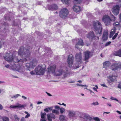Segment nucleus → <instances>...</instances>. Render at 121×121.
Wrapping results in <instances>:
<instances>
[{
    "label": "nucleus",
    "mask_w": 121,
    "mask_h": 121,
    "mask_svg": "<svg viewBox=\"0 0 121 121\" xmlns=\"http://www.w3.org/2000/svg\"><path fill=\"white\" fill-rule=\"evenodd\" d=\"M18 53L19 56L24 57V58L22 59L18 58V56H17L16 55L15 56H13L11 53H6L4 57L5 60L11 63L10 66H11V64L13 63L14 62L16 63H21V64H22L23 62L27 60L25 57H28L30 55L29 50L23 46L21 47L18 51Z\"/></svg>",
    "instance_id": "obj_1"
},
{
    "label": "nucleus",
    "mask_w": 121,
    "mask_h": 121,
    "mask_svg": "<svg viewBox=\"0 0 121 121\" xmlns=\"http://www.w3.org/2000/svg\"><path fill=\"white\" fill-rule=\"evenodd\" d=\"M93 25L95 32L96 33L99 35L97 36L98 39H99V36L101 35L102 27L100 23L98 21H96L93 22Z\"/></svg>",
    "instance_id": "obj_2"
},
{
    "label": "nucleus",
    "mask_w": 121,
    "mask_h": 121,
    "mask_svg": "<svg viewBox=\"0 0 121 121\" xmlns=\"http://www.w3.org/2000/svg\"><path fill=\"white\" fill-rule=\"evenodd\" d=\"M46 68L43 65H38L35 69L36 74L39 75H43L45 71Z\"/></svg>",
    "instance_id": "obj_3"
},
{
    "label": "nucleus",
    "mask_w": 121,
    "mask_h": 121,
    "mask_svg": "<svg viewBox=\"0 0 121 121\" xmlns=\"http://www.w3.org/2000/svg\"><path fill=\"white\" fill-rule=\"evenodd\" d=\"M9 68L14 71H16L20 73L23 72L22 66L21 65H18L16 66L14 62H13V63L11 64V65L10 66Z\"/></svg>",
    "instance_id": "obj_4"
},
{
    "label": "nucleus",
    "mask_w": 121,
    "mask_h": 121,
    "mask_svg": "<svg viewBox=\"0 0 121 121\" xmlns=\"http://www.w3.org/2000/svg\"><path fill=\"white\" fill-rule=\"evenodd\" d=\"M37 61L36 59L32 60L29 63H27L26 65V66L28 68H33L36 65Z\"/></svg>",
    "instance_id": "obj_5"
},
{
    "label": "nucleus",
    "mask_w": 121,
    "mask_h": 121,
    "mask_svg": "<svg viewBox=\"0 0 121 121\" xmlns=\"http://www.w3.org/2000/svg\"><path fill=\"white\" fill-rule=\"evenodd\" d=\"M69 12L67 9L64 8L60 11L59 14L60 17L62 18H64L68 15Z\"/></svg>",
    "instance_id": "obj_6"
},
{
    "label": "nucleus",
    "mask_w": 121,
    "mask_h": 121,
    "mask_svg": "<svg viewBox=\"0 0 121 121\" xmlns=\"http://www.w3.org/2000/svg\"><path fill=\"white\" fill-rule=\"evenodd\" d=\"M74 58L72 54L68 56L67 62L70 67H71L73 64Z\"/></svg>",
    "instance_id": "obj_7"
},
{
    "label": "nucleus",
    "mask_w": 121,
    "mask_h": 121,
    "mask_svg": "<svg viewBox=\"0 0 121 121\" xmlns=\"http://www.w3.org/2000/svg\"><path fill=\"white\" fill-rule=\"evenodd\" d=\"M121 68V64L120 63H113L110 67V69L112 70L115 71Z\"/></svg>",
    "instance_id": "obj_8"
},
{
    "label": "nucleus",
    "mask_w": 121,
    "mask_h": 121,
    "mask_svg": "<svg viewBox=\"0 0 121 121\" xmlns=\"http://www.w3.org/2000/svg\"><path fill=\"white\" fill-rule=\"evenodd\" d=\"M102 21L104 22L106 25L108 26L110 24L111 20L108 16H105L103 17Z\"/></svg>",
    "instance_id": "obj_9"
},
{
    "label": "nucleus",
    "mask_w": 121,
    "mask_h": 121,
    "mask_svg": "<svg viewBox=\"0 0 121 121\" xmlns=\"http://www.w3.org/2000/svg\"><path fill=\"white\" fill-rule=\"evenodd\" d=\"M85 57L84 58V60H87L91 56H92L91 52L89 51H87L84 52Z\"/></svg>",
    "instance_id": "obj_10"
},
{
    "label": "nucleus",
    "mask_w": 121,
    "mask_h": 121,
    "mask_svg": "<svg viewBox=\"0 0 121 121\" xmlns=\"http://www.w3.org/2000/svg\"><path fill=\"white\" fill-rule=\"evenodd\" d=\"M56 66L55 65H53L52 66H50L47 69V71L48 72L50 73H54L55 72Z\"/></svg>",
    "instance_id": "obj_11"
},
{
    "label": "nucleus",
    "mask_w": 121,
    "mask_h": 121,
    "mask_svg": "<svg viewBox=\"0 0 121 121\" xmlns=\"http://www.w3.org/2000/svg\"><path fill=\"white\" fill-rule=\"evenodd\" d=\"M120 7L118 5H117L113 7L112 9V12L115 15H117L119 13Z\"/></svg>",
    "instance_id": "obj_12"
},
{
    "label": "nucleus",
    "mask_w": 121,
    "mask_h": 121,
    "mask_svg": "<svg viewBox=\"0 0 121 121\" xmlns=\"http://www.w3.org/2000/svg\"><path fill=\"white\" fill-rule=\"evenodd\" d=\"M75 58L77 62H80L82 59V55L81 52L77 53L75 55Z\"/></svg>",
    "instance_id": "obj_13"
},
{
    "label": "nucleus",
    "mask_w": 121,
    "mask_h": 121,
    "mask_svg": "<svg viewBox=\"0 0 121 121\" xmlns=\"http://www.w3.org/2000/svg\"><path fill=\"white\" fill-rule=\"evenodd\" d=\"M73 9L74 11L76 13L82 10V8L80 6L76 5L73 6Z\"/></svg>",
    "instance_id": "obj_14"
},
{
    "label": "nucleus",
    "mask_w": 121,
    "mask_h": 121,
    "mask_svg": "<svg viewBox=\"0 0 121 121\" xmlns=\"http://www.w3.org/2000/svg\"><path fill=\"white\" fill-rule=\"evenodd\" d=\"M117 76H114L113 75H110L108 77L110 81H108L109 82H112L116 81Z\"/></svg>",
    "instance_id": "obj_15"
},
{
    "label": "nucleus",
    "mask_w": 121,
    "mask_h": 121,
    "mask_svg": "<svg viewBox=\"0 0 121 121\" xmlns=\"http://www.w3.org/2000/svg\"><path fill=\"white\" fill-rule=\"evenodd\" d=\"M68 115L70 117H75L76 115V112L73 110H69L68 111Z\"/></svg>",
    "instance_id": "obj_16"
},
{
    "label": "nucleus",
    "mask_w": 121,
    "mask_h": 121,
    "mask_svg": "<svg viewBox=\"0 0 121 121\" xmlns=\"http://www.w3.org/2000/svg\"><path fill=\"white\" fill-rule=\"evenodd\" d=\"M48 120V121H52V119L51 118L55 119V115L52 113H50V114H48L47 115Z\"/></svg>",
    "instance_id": "obj_17"
},
{
    "label": "nucleus",
    "mask_w": 121,
    "mask_h": 121,
    "mask_svg": "<svg viewBox=\"0 0 121 121\" xmlns=\"http://www.w3.org/2000/svg\"><path fill=\"white\" fill-rule=\"evenodd\" d=\"M108 31L107 30H104V32L102 39L103 40H106L108 38Z\"/></svg>",
    "instance_id": "obj_18"
},
{
    "label": "nucleus",
    "mask_w": 121,
    "mask_h": 121,
    "mask_svg": "<svg viewBox=\"0 0 121 121\" xmlns=\"http://www.w3.org/2000/svg\"><path fill=\"white\" fill-rule=\"evenodd\" d=\"M95 36L94 33L92 32H91L89 33L87 35V37L90 39H91L94 38Z\"/></svg>",
    "instance_id": "obj_19"
},
{
    "label": "nucleus",
    "mask_w": 121,
    "mask_h": 121,
    "mask_svg": "<svg viewBox=\"0 0 121 121\" xmlns=\"http://www.w3.org/2000/svg\"><path fill=\"white\" fill-rule=\"evenodd\" d=\"M114 27V28L118 29H120L121 26L119 23L118 22H116L114 23L113 24Z\"/></svg>",
    "instance_id": "obj_20"
},
{
    "label": "nucleus",
    "mask_w": 121,
    "mask_h": 121,
    "mask_svg": "<svg viewBox=\"0 0 121 121\" xmlns=\"http://www.w3.org/2000/svg\"><path fill=\"white\" fill-rule=\"evenodd\" d=\"M63 72V70L58 69L55 72L54 74L56 76H59L61 75Z\"/></svg>",
    "instance_id": "obj_21"
},
{
    "label": "nucleus",
    "mask_w": 121,
    "mask_h": 121,
    "mask_svg": "<svg viewBox=\"0 0 121 121\" xmlns=\"http://www.w3.org/2000/svg\"><path fill=\"white\" fill-rule=\"evenodd\" d=\"M83 119L84 121H91L92 118L89 115H85Z\"/></svg>",
    "instance_id": "obj_22"
},
{
    "label": "nucleus",
    "mask_w": 121,
    "mask_h": 121,
    "mask_svg": "<svg viewBox=\"0 0 121 121\" xmlns=\"http://www.w3.org/2000/svg\"><path fill=\"white\" fill-rule=\"evenodd\" d=\"M111 63L109 61L105 62L103 63V67L105 68L108 67L110 65Z\"/></svg>",
    "instance_id": "obj_23"
},
{
    "label": "nucleus",
    "mask_w": 121,
    "mask_h": 121,
    "mask_svg": "<svg viewBox=\"0 0 121 121\" xmlns=\"http://www.w3.org/2000/svg\"><path fill=\"white\" fill-rule=\"evenodd\" d=\"M24 106L23 105L18 104V105L17 106L11 105L10 106V108H24Z\"/></svg>",
    "instance_id": "obj_24"
},
{
    "label": "nucleus",
    "mask_w": 121,
    "mask_h": 121,
    "mask_svg": "<svg viewBox=\"0 0 121 121\" xmlns=\"http://www.w3.org/2000/svg\"><path fill=\"white\" fill-rule=\"evenodd\" d=\"M50 10H52L53 9L56 10L58 9V7L56 4H53L50 6Z\"/></svg>",
    "instance_id": "obj_25"
},
{
    "label": "nucleus",
    "mask_w": 121,
    "mask_h": 121,
    "mask_svg": "<svg viewBox=\"0 0 121 121\" xmlns=\"http://www.w3.org/2000/svg\"><path fill=\"white\" fill-rule=\"evenodd\" d=\"M114 54L116 56H118L121 57V48L117 52H115Z\"/></svg>",
    "instance_id": "obj_26"
},
{
    "label": "nucleus",
    "mask_w": 121,
    "mask_h": 121,
    "mask_svg": "<svg viewBox=\"0 0 121 121\" xmlns=\"http://www.w3.org/2000/svg\"><path fill=\"white\" fill-rule=\"evenodd\" d=\"M116 28H113L111 30V31L110 33L109 37L110 38H111L113 36V35L115 33V30Z\"/></svg>",
    "instance_id": "obj_27"
},
{
    "label": "nucleus",
    "mask_w": 121,
    "mask_h": 121,
    "mask_svg": "<svg viewBox=\"0 0 121 121\" xmlns=\"http://www.w3.org/2000/svg\"><path fill=\"white\" fill-rule=\"evenodd\" d=\"M63 74L64 77H68L69 76L70 74V73L68 72V71H67L65 72H63Z\"/></svg>",
    "instance_id": "obj_28"
},
{
    "label": "nucleus",
    "mask_w": 121,
    "mask_h": 121,
    "mask_svg": "<svg viewBox=\"0 0 121 121\" xmlns=\"http://www.w3.org/2000/svg\"><path fill=\"white\" fill-rule=\"evenodd\" d=\"M78 43L79 45L83 46L84 45L83 40L81 39H79Z\"/></svg>",
    "instance_id": "obj_29"
},
{
    "label": "nucleus",
    "mask_w": 121,
    "mask_h": 121,
    "mask_svg": "<svg viewBox=\"0 0 121 121\" xmlns=\"http://www.w3.org/2000/svg\"><path fill=\"white\" fill-rule=\"evenodd\" d=\"M59 118L61 121H63L65 119V116L63 115H60V116Z\"/></svg>",
    "instance_id": "obj_30"
},
{
    "label": "nucleus",
    "mask_w": 121,
    "mask_h": 121,
    "mask_svg": "<svg viewBox=\"0 0 121 121\" xmlns=\"http://www.w3.org/2000/svg\"><path fill=\"white\" fill-rule=\"evenodd\" d=\"M2 119L3 121H9V119L8 117H3Z\"/></svg>",
    "instance_id": "obj_31"
},
{
    "label": "nucleus",
    "mask_w": 121,
    "mask_h": 121,
    "mask_svg": "<svg viewBox=\"0 0 121 121\" xmlns=\"http://www.w3.org/2000/svg\"><path fill=\"white\" fill-rule=\"evenodd\" d=\"M52 113H54L56 114H59V112L58 111L55 109L52 110Z\"/></svg>",
    "instance_id": "obj_32"
},
{
    "label": "nucleus",
    "mask_w": 121,
    "mask_h": 121,
    "mask_svg": "<svg viewBox=\"0 0 121 121\" xmlns=\"http://www.w3.org/2000/svg\"><path fill=\"white\" fill-rule=\"evenodd\" d=\"M76 85L78 86H82V87H88V86L86 85H82L81 84H79V83H77L76 84ZM85 89H86L87 88H85Z\"/></svg>",
    "instance_id": "obj_33"
},
{
    "label": "nucleus",
    "mask_w": 121,
    "mask_h": 121,
    "mask_svg": "<svg viewBox=\"0 0 121 121\" xmlns=\"http://www.w3.org/2000/svg\"><path fill=\"white\" fill-rule=\"evenodd\" d=\"M61 0L63 3L66 4H68L69 3V0Z\"/></svg>",
    "instance_id": "obj_34"
},
{
    "label": "nucleus",
    "mask_w": 121,
    "mask_h": 121,
    "mask_svg": "<svg viewBox=\"0 0 121 121\" xmlns=\"http://www.w3.org/2000/svg\"><path fill=\"white\" fill-rule=\"evenodd\" d=\"M65 111V109L63 108H60V112L61 114H62Z\"/></svg>",
    "instance_id": "obj_35"
},
{
    "label": "nucleus",
    "mask_w": 121,
    "mask_h": 121,
    "mask_svg": "<svg viewBox=\"0 0 121 121\" xmlns=\"http://www.w3.org/2000/svg\"><path fill=\"white\" fill-rule=\"evenodd\" d=\"M14 118L17 121H19V118L16 115H15L14 116Z\"/></svg>",
    "instance_id": "obj_36"
},
{
    "label": "nucleus",
    "mask_w": 121,
    "mask_h": 121,
    "mask_svg": "<svg viewBox=\"0 0 121 121\" xmlns=\"http://www.w3.org/2000/svg\"><path fill=\"white\" fill-rule=\"evenodd\" d=\"M99 104L98 102H93L91 104V105H93L94 106H95Z\"/></svg>",
    "instance_id": "obj_37"
},
{
    "label": "nucleus",
    "mask_w": 121,
    "mask_h": 121,
    "mask_svg": "<svg viewBox=\"0 0 121 121\" xmlns=\"http://www.w3.org/2000/svg\"><path fill=\"white\" fill-rule=\"evenodd\" d=\"M111 43V42L110 41H109L106 43V44L105 45V46H108L110 45V44Z\"/></svg>",
    "instance_id": "obj_38"
},
{
    "label": "nucleus",
    "mask_w": 121,
    "mask_h": 121,
    "mask_svg": "<svg viewBox=\"0 0 121 121\" xmlns=\"http://www.w3.org/2000/svg\"><path fill=\"white\" fill-rule=\"evenodd\" d=\"M118 34L117 33H116L114 36L112 38V39L113 40H114L115 39L117 36Z\"/></svg>",
    "instance_id": "obj_39"
},
{
    "label": "nucleus",
    "mask_w": 121,
    "mask_h": 121,
    "mask_svg": "<svg viewBox=\"0 0 121 121\" xmlns=\"http://www.w3.org/2000/svg\"><path fill=\"white\" fill-rule=\"evenodd\" d=\"M21 95L19 94H17L15 95H14V98L16 99L18 97L20 96Z\"/></svg>",
    "instance_id": "obj_40"
},
{
    "label": "nucleus",
    "mask_w": 121,
    "mask_h": 121,
    "mask_svg": "<svg viewBox=\"0 0 121 121\" xmlns=\"http://www.w3.org/2000/svg\"><path fill=\"white\" fill-rule=\"evenodd\" d=\"M94 119L96 121H100V120L99 118L98 117H95Z\"/></svg>",
    "instance_id": "obj_41"
},
{
    "label": "nucleus",
    "mask_w": 121,
    "mask_h": 121,
    "mask_svg": "<svg viewBox=\"0 0 121 121\" xmlns=\"http://www.w3.org/2000/svg\"><path fill=\"white\" fill-rule=\"evenodd\" d=\"M111 99L112 100H116L117 101H118V100L116 98L114 97H112L111 98Z\"/></svg>",
    "instance_id": "obj_42"
},
{
    "label": "nucleus",
    "mask_w": 121,
    "mask_h": 121,
    "mask_svg": "<svg viewBox=\"0 0 121 121\" xmlns=\"http://www.w3.org/2000/svg\"><path fill=\"white\" fill-rule=\"evenodd\" d=\"M55 108L56 109L59 110L60 109V107L57 105H56L55 106Z\"/></svg>",
    "instance_id": "obj_43"
},
{
    "label": "nucleus",
    "mask_w": 121,
    "mask_h": 121,
    "mask_svg": "<svg viewBox=\"0 0 121 121\" xmlns=\"http://www.w3.org/2000/svg\"><path fill=\"white\" fill-rule=\"evenodd\" d=\"M118 87L119 88L121 89V82H120L118 85Z\"/></svg>",
    "instance_id": "obj_44"
},
{
    "label": "nucleus",
    "mask_w": 121,
    "mask_h": 121,
    "mask_svg": "<svg viewBox=\"0 0 121 121\" xmlns=\"http://www.w3.org/2000/svg\"><path fill=\"white\" fill-rule=\"evenodd\" d=\"M30 73L31 75H33L35 74V73H36L34 71H33L30 72Z\"/></svg>",
    "instance_id": "obj_45"
},
{
    "label": "nucleus",
    "mask_w": 121,
    "mask_h": 121,
    "mask_svg": "<svg viewBox=\"0 0 121 121\" xmlns=\"http://www.w3.org/2000/svg\"><path fill=\"white\" fill-rule=\"evenodd\" d=\"M41 118L42 119L44 118V115L42 114V112H41Z\"/></svg>",
    "instance_id": "obj_46"
},
{
    "label": "nucleus",
    "mask_w": 121,
    "mask_h": 121,
    "mask_svg": "<svg viewBox=\"0 0 121 121\" xmlns=\"http://www.w3.org/2000/svg\"><path fill=\"white\" fill-rule=\"evenodd\" d=\"M44 110L46 112H49V110H48V108H46L45 109H44Z\"/></svg>",
    "instance_id": "obj_47"
},
{
    "label": "nucleus",
    "mask_w": 121,
    "mask_h": 121,
    "mask_svg": "<svg viewBox=\"0 0 121 121\" xmlns=\"http://www.w3.org/2000/svg\"><path fill=\"white\" fill-rule=\"evenodd\" d=\"M30 115L29 114H27V115L26 116L25 118H27L29 117H30Z\"/></svg>",
    "instance_id": "obj_48"
},
{
    "label": "nucleus",
    "mask_w": 121,
    "mask_h": 121,
    "mask_svg": "<svg viewBox=\"0 0 121 121\" xmlns=\"http://www.w3.org/2000/svg\"><path fill=\"white\" fill-rule=\"evenodd\" d=\"M21 121H25V119L24 117H22L21 119Z\"/></svg>",
    "instance_id": "obj_49"
},
{
    "label": "nucleus",
    "mask_w": 121,
    "mask_h": 121,
    "mask_svg": "<svg viewBox=\"0 0 121 121\" xmlns=\"http://www.w3.org/2000/svg\"><path fill=\"white\" fill-rule=\"evenodd\" d=\"M101 85L103 87H108V86H106L104 84H101Z\"/></svg>",
    "instance_id": "obj_50"
},
{
    "label": "nucleus",
    "mask_w": 121,
    "mask_h": 121,
    "mask_svg": "<svg viewBox=\"0 0 121 121\" xmlns=\"http://www.w3.org/2000/svg\"><path fill=\"white\" fill-rule=\"evenodd\" d=\"M89 91H90V93L91 94L93 95L94 94V93L93 92H92V91H91V90H89Z\"/></svg>",
    "instance_id": "obj_51"
},
{
    "label": "nucleus",
    "mask_w": 121,
    "mask_h": 121,
    "mask_svg": "<svg viewBox=\"0 0 121 121\" xmlns=\"http://www.w3.org/2000/svg\"><path fill=\"white\" fill-rule=\"evenodd\" d=\"M22 97L23 98V99L24 100L26 99L27 98L25 96H24L23 95H22Z\"/></svg>",
    "instance_id": "obj_52"
},
{
    "label": "nucleus",
    "mask_w": 121,
    "mask_h": 121,
    "mask_svg": "<svg viewBox=\"0 0 121 121\" xmlns=\"http://www.w3.org/2000/svg\"><path fill=\"white\" fill-rule=\"evenodd\" d=\"M3 107L2 105L0 104V110H2L3 109Z\"/></svg>",
    "instance_id": "obj_53"
},
{
    "label": "nucleus",
    "mask_w": 121,
    "mask_h": 121,
    "mask_svg": "<svg viewBox=\"0 0 121 121\" xmlns=\"http://www.w3.org/2000/svg\"><path fill=\"white\" fill-rule=\"evenodd\" d=\"M4 66L7 68H8L9 67V65L7 64L5 65Z\"/></svg>",
    "instance_id": "obj_54"
},
{
    "label": "nucleus",
    "mask_w": 121,
    "mask_h": 121,
    "mask_svg": "<svg viewBox=\"0 0 121 121\" xmlns=\"http://www.w3.org/2000/svg\"><path fill=\"white\" fill-rule=\"evenodd\" d=\"M78 45H79V44H78V43H77L76 44V45H75V47L77 48H79V47H78Z\"/></svg>",
    "instance_id": "obj_55"
},
{
    "label": "nucleus",
    "mask_w": 121,
    "mask_h": 121,
    "mask_svg": "<svg viewBox=\"0 0 121 121\" xmlns=\"http://www.w3.org/2000/svg\"><path fill=\"white\" fill-rule=\"evenodd\" d=\"M2 42L1 41H0V48L2 47Z\"/></svg>",
    "instance_id": "obj_56"
},
{
    "label": "nucleus",
    "mask_w": 121,
    "mask_h": 121,
    "mask_svg": "<svg viewBox=\"0 0 121 121\" xmlns=\"http://www.w3.org/2000/svg\"><path fill=\"white\" fill-rule=\"evenodd\" d=\"M11 76L13 78H18V77H17V76H14V75H11Z\"/></svg>",
    "instance_id": "obj_57"
},
{
    "label": "nucleus",
    "mask_w": 121,
    "mask_h": 121,
    "mask_svg": "<svg viewBox=\"0 0 121 121\" xmlns=\"http://www.w3.org/2000/svg\"><path fill=\"white\" fill-rule=\"evenodd\" d=\"M68 82L71 83H73L75 82L73 81H68Z\"/></svg>",
    "instance_id": "obj_58"
},
{
    "label": "nucleus",
    "mask_w": 121,
    "mask_h": 121,
    "mask_svg": "<svg viewBox=\"0 0 121 121\" xmlns=\"http://www.w3.org/2000/svg\"><path fill=\"white\" fill-rule=\"evenodd\" d=\"M42 102H37V104H42Z\"/></svg>",
    "instance_id": "obj_59"
},
{
    "label": "nucleus",
    "mask_w": 121,
    "mask_h": 121,
    "mask_svg": "<svg viewBox=\"0 0 121 121\" xmlns=\"http://www.w3.org/2000/svg\"><path fill=\"white\" fill-rule=\"evenodd\" d=\"M93 89L95 91H96L97 92V89L96 88H95V87H93Z\"/></svg>",
    "instance_id": "obj_60"
},
{
    "label": "nucleus",
    "mask_w": 121,
    "mask_h": 121,
    "mask_svg": "<svg viewBox=\"0 0 121 121\" xmlns=\"http://www.w3.org/2000/svg\"><path fill=\"white\" fill-rule=\"evenodd\" d=\"M116 112L118 113L119 114H121V112H120L119 111L117 110L116 111Z\"/></svg>",
    "instance_id": "obj_61"
},
{
    "label": "nucleus",
    "mask_w": 121,
    "mask_h": 121,
    "mask_svg": "<svg viewBox=\"0 0 121 121\" xmlns=\"http://www.w3.org/2000/svg\"><path fill=\"white\" fill-rule=\"evenodd\" d=\"M48 110H50V111H51L52 110V107H49L48 108Z\"/></svg>",
    "instance_id": "obj_62"
},
{
    "label": "nucleus",
    "mask_w": 121,
    "mask_h": 121,
    "mask_svg": "<svg viewBox=\"0 0 121 121\" xmlns=\"http://www.w3.org/2000/svg\"><path fill=\"white\" fill-rule=\"evenodd\" d=\"M107 105H108L110 107L111 106V105L110 104V103L107 104Z\"/></svg>",
    "instance_id": "obj_63"
},
{
    "label": "nucleus",
    "mask_w": 121,
    "mask_h": 121,
    "mask_svg": "<svg viewBox=\"0 0 121 121\" xmlns=\"http://www.w3.org/2000/svg\"><path fill=\"white\" fill-rule=\"evenodd\" d=\"M47 95L49 96H52V95L51 94H50L49 93H47Z\"/></svg>",
    "instance_id": "obj_64"
}]
</instances>
